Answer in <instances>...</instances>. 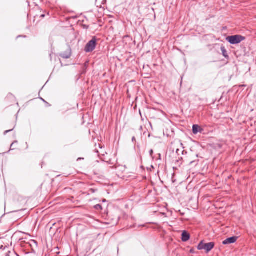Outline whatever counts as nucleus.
I'll list each match as a JSON object with an SVG mask.
<instances>
[{"instance_id":"nucleus-1","label":"nucleus","mask_w":256,"mask_h":256,"mask_svg":"<svg viewBox=\"0 0 256 256\" xmlns=\"http://www.w3.org/2000/svg\"><path fill=\"white\" fill-rule=\"evenodd\" d=\"M244 39L245 38L240 35L228 36L226 38L228 42L232 44H238Z\"/></svg>"},{"instance_id":"nucleus-2","label":"nucleus","mask_w":256,"mask_h":256,"mask_svg":"<svg viewBox=\"0 0 256 256\" xmlns=\"http://www.w3.org/2000/svg\"><path fill=\"white\" fill-rule=\"evenodd\" d=\"M214 246V243L210 242L208 243H204V241H201L198 246V249L199 250H204L206 252H210Z\"/></svg>"},{"instance_id":"nucleus-3","label":"nucleus","mask_w":256,"mask_h":256,"mask_svg":"<svg viewBox=\"0 0 256 256\" xmlns=\"http://www.w3.org/2000/svg\"><path fill=\"white\" fill-rule=\"evenodd\" d=\"M96 38H93L92 40H90L86 44L84 51L86 52H92L96 48Z\"/></svg>"},{"instance_id":"nucleus-4","label":"nucleus","mask_w":256,"mask_h":256,"mask_svg":"<svg viewBox=\"0 0 256 256\" xmlns=\"http://www.w3.org/2000/svg\"><path fill=\"white\" fill-rule=\"evenodd\" d=\"M238 238L236 236H232L230 238H228L223 241L222 244L224 245H226L228 244H234L237 240Z\"/></svg>"},{"instance_id":"nucleus-5","label":"nucleus","mask_w":256,"mask_h":256,"mask_svg":"<svg viewBox=\"0 0 256 256\" xmlns=\"http://www.w3.org/2000/svg\"><path fill=\"white\" fill-rule=\"evenodd\" d=\"M60 56L65 59L69 58L71 56V50L70 48L66 52H62L60 54Z\"/></svg>"},{"instance_id":"nucleus-6","label":"nucleus","mask_w":256,"mask_h":256,"mask_svg":"<svg viewBox=\"0 0 256 256\" xmlns=\"http://www.w3.org/2000/svg\"><path fill=\"white\" fill-rule=\"evenodd\" d=\"M182 240L184 242L188 241L190 238V234L186 231H184L182 232Z\"/></svg>"},{"instance_id":"nucleus-7","label":"nucleus","mask_w":256,"mask_h":256,"mask_svg":"<svg viewBox=\"0 0 256 256\" xmlns=\"http://www.w3.org/2000/svg\"><path fill=\"white\" fill-rule=\"evenodd\" d=\"M202 129L197 124H194L192 126V132L197 134L198 132H201Z\"/></svg>"},{"instance_id":"nucleus-8","label":"nucleus","mask_w":256,"mask_h":256,"mask_svg":"<svg viewBox=\"0 0 256 256\" xmlns=\"http://www.w3.org/2000/svg\"><path fill=\"white\" fill-rule=\"evenodd\" d=\"M221 51L222 52V54L223 56L225 58H229L228 56V54L227 50L224 48V47L222 46V47L221 48Z\"/></svg>"},{"instance_id":"nucleus-9","label":"nucleus","mask_w":256,"mask_h":256,"mask_svg":"<svg viewBox=\"0 0 256 256\" xmlns=\"http://www.w3.org/2000/svg\"><path fill=\"white\" fill-rule=\"evenodd\" d=\"M184 150H180V149H177L176 151V154L179 156L180 154V153H182V154H184Z\"/></svg>"},{"instance_id":"nucleus-10","label":"nucleus","mask_w":256,"mask_h":256,"mask_svg":"<svg viewBox=\"0 0 256 256\" xmlns=\"http://www.w3.org/2000/svg\"><path fill=\"white\" fill-rule=\"evenodd\" d=\"M182 160V158H178V159L176 160V162L177 163L178 165L180 166L182 164V162H181Z\"/></svg>"},{"instance_id":"nucleus-11","label":"nucleus","mask_w":256,"mask_h":256,"mask_svg":"<svg viewBox=\"0 0 256 256\" xmlns=\"http://www.w3.org/2000/svg\"><path fill=\"white\" fill-rule=\"evenodd\" d=\"M94 207L97 210H100L102 209V207L100 204H96Z\"/></svg>"},{"instance_id":"nucleus-12","label":"nucleus","mask_w":256,"mask_h":256,"mask_svg":"<svg viewBox=\"0 0 256 256\" xmlns=\"http://www.w3.org/2000/svg\"><path fill=\"white\" fill-rule=\"evenodd\" d=\"M13 130V129H12V130H6L4 132V134L6 135V134H8V132L12 131Z\"/></svg>"},{"instance_id":"nucleus-13","label":"nucleus","mask_w":256,"mask_h":256,"mask_svg":"<svg viewBox=\"0 0 256 256\" xmlns=\"http://www.w3.org/2000/svg\"><path fill=\"white\" fill-rule=\"evenodd\" d=\"M153 153H154L153 150H150V156L152 157V156Z\"/></svg>"},{"instance_id":"nucleus-14","label":"nucleus","mask_w":256,"mask_h":256,"mask_svg":"<svg viewBox=\"0 0 256 256\" xmlns=\"http://www.w3.org/2000/svg\"><path fill=\"white\" fill-rule=\"evenodd\" d=\"M18 142L17 141H15L13 143H12V144H11L10 146V148H12V146H13V145L15 144V143H17Z\"/></svg>"},{"instance_id":"nucleus-15","label":"nucleus","mask_w":256,"mask_h":256,"mask_svg":"<svg viewBox=\"0 0 256 256\" xmlns=\"http://www.w3.org/2000/svg\"><path fill=\"white\" fill-rule=\"evenodd\" d=\"M136 140L135 137H134V136H133V137H132V142H136Z\"/></svg>"},{"instance_id":"nucleus-16","label":"nucleus","mask_w":256,"mask_h":256,"mask_svg":"<svg viewBox=\"0 0 256 256\" xmlns=\"http://www.w3.org/2000/svg\"><path fill=\"white\" fill-rule=\"evenodd\" d=\"M42 16V17H44V15L42 14V16Z\"/></svg>"},{"instance_id":"nucleus-17","label":"nucleus","mask_w":256,"mask_h":256,"mask_svg":"<svg viewBox=\"0 0 256 256\" xmlns=\"http://www.w3.org/2000/svg\"><path fill=\"white\" fill-rule=\"evenodd\" d=\"M41 99L42 100H43L44 102V100L42 99V98H41Z\"/></svg>"}]
</instances>
